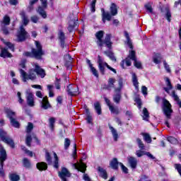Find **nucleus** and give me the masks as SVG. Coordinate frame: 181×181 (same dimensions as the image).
<instances>
[{"mask_svg":"<svg viewBox=\"0 0 181 181\" xmlns=\"http://www.w3.org/2000/svg\"><path fill=\"white\" fill-rule=\"evenodd\" d=\"M32 66L33 68L30 69L28 70V74H27L23 69H20V74L23 77V81L26 83L28 80H31L32 81H35L36 78H37V76H39L41 78H45L46 76V71L42 69L40 65L37 64V62L32 63Z\"/></svg>","mask_w":181,"mask_h":181,"instance_id":"1","label":"nucleus"},{"mask_svg":"<svg viewBox=\"0 0 181 181\" xmlns=\"http://www.w3.org/2000/svg\"><path fill=\"white\" fill-rule=\"evenodd\" d=\"M73 169L78 170V172H81L83 174V179L85 181H91V178L89 177L88 174H86V170H87V165L84 163H81V164L72 163Z\"/></svg>","mask_w":181,"mask_h":181,"instance_id":"2","label":"nucleus"},{"mask_svg":"<svg viewBox=\"0 0 181 181\" xmlns=\"http://www.w3.org/2000/svg\"><path fill=\"white\" fill-rule=\"evenodd\" d=\"M36 49L33 48V54L34 59L37 60H41L42 57L45 56V52L43 51L42 44L39 41H35Z\"/></svg>","mask_w":181,"mask_h":181,"instance_id":"3","label":"nucleus"},{"mask_svg":"<svg viewBox=\"0 0 181 181\" xmlns=\"http://www.w3.org/2000/svg\"><path fill=\"white\" fill-rule=\"evenodd\" d=\"M7 155L6 151L4 148L1 144H0V175L5 176V171H4V162L6 160Z\"/></svg>","mask_w":181,"mask_h":181,"instance_id":"4","label":"nucleus"},{"mask_svg":"<svg viewBox=\"0 0 181 181\" xmlns=\"http://www.w3.org/2000/svg\"><path fill=\"white\" fill-rule=\"evenodd\" d=\"M0 138L4 144L9 145L12 148H15V142L13 141V139H11V137L8 136V134L2 129L0 130Z\"/></svg>","mask_w":181,"mask_h":181,"instance_id":"5","label":"nucleus"},{"mask_svg":"<svg viewBox=\"0 0 181 181\" xmlns=\"http://www.w3.org/2000/svg\"><path fill=\"white\" fill-rule=\"evenodd\" d=\"M163 111L165 117H167V119H170V115L173 112L172 110V105L165 98L163 99Z\"/></svg>","mask_w":181,"mask_h":181,"instance_id":"6","label":"nucleus"},{"mask_svg":"<svg viewBox=\"0 0 181 181\" xmlns=\"http://www.w3.org/2000/svg\"><path fill=\"white\" fill-rule=\"evenodd\" d=\"M70 21L68 23V30L69 33H73L74 29L78 26V18L77 17H74L73 14L69 16Z\"/></svg>","mask_w":181,"mask_h":181,"instance_id":"7","label":"nucleus"},{"mask_svg":"<svg viewBox=\"0 0 181 181\" xmlns=\"http://www.w3.org/2000/svg\"><path fill=\"white\" fill-rule=\"evenodd\" d=\"M29 37V33L26 32L23 25H21L20 30L18 31L17 34V42H25V39Z\"/></svg>","mask_w":181,"mask_h":181,"instance_id":"8","label":"nucleus"},{"mask_svg":"<svg viewBox=\"0 0 181 181\" xmlns=\"http://www.w3.org/2000/svg\"><path fill=\"white\" fill-rule=\"evenodd\" d=\"M58 176L62 181H67L66 177H71V173H70L67 168L62 167V170L58 172Z\"/></svg>","mask_w":181,"mask_h":181,"instance_id":"9","label":"nucleus"},{"mask_svg":"<svg viewBox=\"0 0 181 181\" xmlns=\"http://www.w3.org/2000/svg\"><path fill=\"white\" fill-rule=\"evenodd\" d=\"M66 92L68 93V95H71V97H74V95H78L80 92H78V86H72L71 85H69L66 87Z\"/></svg>","mask_w":181,"mask_h":181,"instance_id":"10","label":"nucleus"},{"mask_svg":"<svg viewBox=\"0 0 181 181\" xmlns=\"http://www.w3.org/2000/svg\"><path fill=\"white\" fill-rule=\"evenodd\" d=\"M160 12L163 15L165 16V18L167 19L168 22H170L172 18V13H170V9L169 6H165L164 7H160Z\"/></svg>","mask_w":181,"mask_h":181,"instance_id":"11","label":"nucleus"},{"mask_svg":"<svg viewBox=\"0 0 181 181\" xmlns=\"http://www.w3.org/2000/svg\"><path fill=\"white\" fill-rule=\"evenodd\" d=\"M127 160L131 169H132V170H135V169H136V166H138V160L136 158L129 156L127 157Z\"/></svg>","mask_w":181,"mask_h":181,"instance_id":"12","label":"nucleus"},{"mask_svg":"<svg viewBox=\"0 0 181 181\" xmlns=\"http://www.w3.org/2000/svg\"><path fill=\"white\" fill-rule=\"evenodd\" d=\"M96 39V43L99 47H103V37H104V31L100 30L98 31L95 35Z\"/></svg>","mask_w":181,"mask_h":181,"instance_id":"13","label":"nucleus"},{"mask_svg":"<svg viewBox=\"0 0 181 181\" xmlns=\"http://www.w3.org/2000/svg\"><path fill=\"white\" fill-rule=\"evenodd\" d=\"M107 46L109 50L112 49V42H111V34H106L104 40H103V46Z\"/></svg>","mask_w":181,"mask_h":181,"instance_id":"14","label":"nucleus"},{"mask_svg":"<svg viewBox=\"0 0 181 181\" xmlns=\"http://www.w3.org/2000/svg\"><path fill=\"white\" fill-rule=\"evenodd\" d=\"M26 103L28 107H35V98H33V93L31 92L27 93Z\"/></svg>","mask_w":181,"mask_h":181,"instance_id":"15","label":"nucleus"},{"mask_svg":"<svg viewBox=\"0 0 181 181\" xmlns=\"http://www.w3.org/2000/svg\"><path fill=\"white\" fill-rule=\"evenodd\" d=\"M58 37L60 42V46L62 49H64L66 47L65 41L66 40V35H64V33L62 30H59L58 34Z\"/></svg>","mask_w":181,"mask_h":181,"instance_id":"16","label":"nucleus"},{"mask_svg":"<svg viewBox=\"0 0 181 181\" xmlns=\"http://www.w3.org/2000/svg\"><path fill=\"white\" fill-rule=\"evenodd\" d=\"M101 12H102V21L103 23H105V21H111L112 14L110 13V12L108 11L105 12V10L103 8H101Z\"/></svg>","mask_w":181,"mask_h":181,"instance_id":"17","label":"nucleus"},{"mask_svg":"<svg viewBox=\"0 0 181 181\" xmlns=\"http://www.w3.org/2000/svg\"><path fill=\"white\" fill-rule=\"evenodd\" d=\"M165 81L167 87H164L163 88L165 93H167V94H170V90L173 89V86H172V83L170 82V79H169V78H165Z\"/></svg>","mask_w":181,"mask_h":181,"instance_id":"18","label":"nucleus"},{"mask_svg":"<svg viewBox=\"0 0 181 181\" xmlns=\"http://www.w3.org/2000/svg\"><path fill=\"white\" fill-rule=\"evenodd\" d=\"M41 108H43V110H47L50 108V103H49V100H47V97L43 98L42 100H40Z\"/></svg>","mask_w":181,"mask_h":181,"instance_id":"19","label":"nucleus"},{"mask_svg":"<svg viewBox=\"0 0 181 181\" xmlns=\"http://www.w3.org/2000/svg\"><path fill=\"white\" fill-rule=\"evenodd\" d=\"M103 62L104 61L103 60V58H101V56L98 55V68L101 74H103V76L105 74V68L104 67V66H103Z\"/></svg>","mask_w":181,"mask_h":181,"instance_id":"20","label":"nucleus"},{"mask_svg":"<svg viewBox=\"0 0 181 181\" xmlns=\"http://www.w3.org/2000/svg\"><path fill=\"white\" fill-rule=\"evenodd\" d=\"M86 63L87 64H88L93 75L95 76V77H97V78H98V71H97V69H95L94 66H93V64L91 63V61L88 59H86Z\"/></svg>","mask_w":181,"mask_h":181,"instance_id":"21","label":"nucleus"},{"mask_svg":"<svg viewBox=\"0 0 181 181\" xmlns=\"http://www.w3.org/2000/svg\"><path fill=\"white\" fill-rule=\"evenodd\" d=\"M132 81L135 89L139 90V82H138V76H136V74L132 73Z\"/></svg>","mask_w":181,"mask_h":181,"instance_id":"22","label":"nucleus"},{"mask_svg":"<svg viewBox=\"0 0 181 181\" xmlns=\"http://www.w3.org/2000/svg\"><path fill=\"white\" fill-rule=\"evenodd\" d=\"M115 83V79L113 78H110L108 79L107 85L105 86V90H111V88H115V86L114 85Z\"/></svg>","mask_w":181,"mask_h":181,"instance_id":"23","label":"nucleus"},{"mask_svg":"<svg viewBox=\"0 0 181 181\" xmlns=\"http://www.w3.org/2000/svg\"><path fill=\"white\" fill-rule=\"evenodd\" d=\"M98 172L100 173V177L107 180L108 179V175L107 174V170L101 167L98 168Z\"/></svg>","mask_w":181,"mask_h":181,"instance_id":"24","label":"nucleus"},{"mask_svg":"<svg viewBox=\"0 0 181 181\" xmlns=\"http://www.w3.org/2000/svg\"><path fill=\"white\" fill-rule=\"evenodd\" d=\"M124 36L126 37L125 45H127L129 46V49L132 50L134 49V46L132 45V41L131 40V38L129 37V34L128 32H124Z\"/></svg>","mask_w":181,"mask_h":181,"instance_id":"25","label":"nucleus"},{"mask_svg":"<svg viewBox=\"0 0 181 181\" xmlns=\"http://www.w3.org/2000/svg\"><path fill=\"white\" fill-rule=\"evenodd\" d=\"M6 114L7 118H8L10 121H11L12 119H15V118H16V113L11 110V109H6Z\"/></svg>","mask_w":181,"mask_h":181,"instance_id":"26","label":"nucleus"},{"mask_svg":"<svg viewBox=\"0 0 181 181\" xmlns=\"http://www.w3.org/2000/svg\"><path fill=\"white\" fill-rule=\"evenodd\" d=\"M45 8L39 6L37 9V13L40 14V16H42V18H43V19H46V18H47V13H46V11H45Z\"/></svg>","mask_w":181,"mask_h":181,"instance_id":"27","label":"nucleus"},{"mask_svg":"<svg viewBox=\"0 0 181 181\" xmlns=\"http://www.w3.org/2000/svg\"><path fill=\"white\" fill-rule=\"evenodd\" d=\"M0 57H3V59H6V57H12V54L9 53L8 52V49L6 48H2L1 49V52L0 54Z\"/></svg>","mask_w":181,"mask_h":181,"instance_id":"28","label":"nucleus"},{"mask_svg":"<svg viewBox=\"0 0 181 181\" xmlns=\"http://www.w3.org/2000/svg\"><path fill=\"white\" fill-rule=\"evenodd\" d=\"M169 95H170L175 101L178 104L180 108H181V102L180 99L179 98V96L176 94V91L173 90L172 93H168Z\"/></svg>","mask_w":181,"mask_h":181,"instance_id":"29","label":"nucleus"},{"mask_svg":"<svg viewBox=\"0 0 181 181\" xmlns=\"http://www.w3.org/2000/svg\"><path fill=\"white\" fill-rule=\"evenodd\" d=\"M110 165L112 169H114V170H118V165H119V162H118V159L115 158L110 161Z\"/></svg>","mask_w":181,"mask_h":181,"instance_id":"30","label":"nucleus"},{"mask_svg":"<svg viewBox=\"0 0 181 181\" xmlns=\"http://www.w3.org/2000/svg\"><path fill=\"white\" fill-rule=\"evenodd\" d=\"M20 15L21 16L24 26H26L28 23H29V19L28 18V16H26V13H25L24 11H21Z\"/></svg>","mask_w":181,"mask_h":181,"instance_id":"31","label":"nucleus"},{"mask_svg":"<svg viewBox=\"0 0 181 181\" xmlns=\"http://www.w3.org/2000/svg\"><path fill=\"white\" fill-rule=\"evenodd\" d=\"M109 129L111 131L114 141L117 142V141H118V132H117V130L110 124H109Z\"/></svg>","mask_w":181,"mask_h":181,"instance_id":"32","label":"nucleus"},{"mask_svg":"<svg viewBox=\"0 0 181 181\" xmlns=\"http://www.w3.org/2000/svg\"><path fill=\"white\" fill-rule=\"evenodd\" d=\"M104 54L109 57L112 62H117V58H115V56H114V52H112L111 50L104 51Z\"/></svg>","mask_w":181,"mask_h":181,"instance_id":"33","label":"nucleus"},{"mask_svg":"<svg viewBox=\"0 0 181 181\" xmlns=\"http://www.w3.org/2000/svg\"><path fill=\"white\" fill-rule=\"evenodd\" d=\"M121 98H122V96L119 92L115 93L113 95V101L115 103V104H119V103H121Z\"/></svg>","mask_w":181,"mask_h":181,"instance_id":"34","label":"nucleus"},{"mask_svg":"<svg viewBox=\"0 0 181 181\" xmlns=\"http://www.w3.org/2000/svg\"><path fill=\"white\" fill-rule=\"evenodd\" d=\"M37 168L38 170H40L41 172L42 170H47V163L45 162H40L37 163Z\"/></svg>","mask_w":181,"mask_h":181,"instance_id":"35","label":"nucleus"},{"mask_svg":"<svg viewBox=\"0 0 181 181\" xmlns=\"http://www.w3.org/2000/svg\"><path fill=\"white\" fill-rule=\"evenodd\" d=\"M142 114V118L144 121H149V112L148 111V109H146V107H144Z\"/></svg>","mask_w":181,"mask_h":181,"instance_id":"36","label":"nucleus"},{"mask_svg":"<svg viewBox=\"0 0 181 181\" xmlns=\"http://www.w3.org/2000/svg\"><path fill=\"white\" fill-rule=\"evenodd\" d=\"M23 166L25 168V169H30V168H32V164L29 159L26 158L23 159Z\"/></svg>","mask_w":181,"mask_h":181,"instance_id":"37","label":"nucleus"},{"mask_svg":"<svg viewBox=\"0 0 181 181\" xmlns=\"http://www.w3.org/2000/svg\"><path fill=\"white\" fill-rule=\"evenodd\" d=\"M110 13L112 16H115V15H117L118 11L117 10V5L115 4L112 3L110 6Z\"/></svg>","mask_w":181,"mask_h":181,"instance_id":"38","label":"nucleus"},{"mask_svg":"<svg viewBox=\"0 0 181 181\" xmlns=\"http://www.w3.org/2000/svg\"><path fill=\"white\" fill-rule=\"evenodd\" d=\"M94 108H95V110L96 111L98 115H101V114H102L101 105L100 104L99 102H96L94 103Z\"/></svg>","mask_w":181,"mask_h":181,"instance_id":"39","label":"nucleus"},{"mask_svg":"<svg viewBox=\"0 0 181 181\" xmlns=\"http://www.w3.org/2000/svg\"><path fill=\"white\" fill-rule=\"evenodd\" d=\"M1 40L4 43V45H6V46H7V47H8V49H10V50H11V52H15V45L13 44H12V42H6L4 39H2Z\"/></svg>","mask_w":181,"mask_h":181,"instance_id":"40","label":"nucleus"},{"mask_svg":"<svg viewBox=\"0 0 181 181\" xmlns=\"http://www.w3.org/2000/svg\"><path fill=\"white\" fill-rule=\"evenodd\" d=\"M66 57L69 59V61L65 63V66L68 70H71V62H73V58L70 54L66 55Z\"/></svg>","mask_w":181,"mask_h":181,"instance_id":"41","label":"nucleus"},{"mask_svg":"<svg viewBox=\"0 0 181 181\" xmlns=\"http://www.w3.org/2000/svg\"><path fill=\"white\" fill-rule=\"evenodd\" d=\"M11 23V18L8 16H5L3 18V21L1 22V25H4V26H8Z\"/></svg>","mask_w":181,"mask_h":181,"instance_id":"42","label":"nucleus"},{"mask_svg":"<svg viewBox=\"0 0 181 181\" xmlns=\"http://www.w3.org/2000/svg\"><path fill=\"white\" fill-rule=\"evenodd\" d=\"M142 135L144 136V141H146L147 144H151L152 142V138H151V136L149 135V134L142 133Z\"/></svg>","mask_w":181,"mask_h":181,"instance_id":"43","label":"nucleus"},{"mask_svg":"<svg viewBox=\"0 0 181 181\" xmlns=\"http://www.w3.org/2000/svg\"><path fill=\"white\" fill-rule=\"evenodd\" d=\"M10 124L14 128H19V127H21V124L16 120V118L10 120Z\"/></svg>","mask_w":181,"mask_h":181,"instance_id":"44","label":"nucleus"},{"mask_svg":"<svg viewBox=\"0 0 181 181\" xmlns=\"http://www.w3.org/2000/svg\"><path fill=\"white\" fill-rule=\"evenodd\" d=\"M1 32L3 33V35H5L6 36H8V35H9V28H8V27H6V25H1Z\"/></svg>","mask_w":181,"mask_h":181,"instance_id":"45","label":"nucleus"},{"mask_svg":"<svg viewBox=\"0 0 181 181\" xmlns=\"http://www.w3.org/2000/svg\"><path fill=\"white\" fill-rule=\"evenodd\" d=\"M145 8L150 13H153V8H152V3L148 2L144 5Z\"/></svg>","mask_w":181,"mask_h":181,"instance_id":"46","label":"nucleus"},{"mask_svg":"<svg viewBox=\"0 0 181 181\" xmlns=\"http://www.w3.org/2000/svg\"><path fill=\"white\" fill-rule=\"evenodd\" d=\"M49 122L51 131H54V122H56V119H54V117H51L49 119Z\"/></svg>","mask_w":181,"mask_h":181,"instance_id":"47","label":"nucleus"},{"mask_svg":"<svg viewBox=\"0 0 181 181\" xmlns=\"http://www.w3.org/2000/svg\"><path fill=\"white\" fill-rule=\"evenodd\" d=\"M54 168L55 169H59V157H57V154L56 153H54Z\"/></svg>","mask_w":181,"mask_h":181,"instance_id":"48","label":"nucleus"},{"mask_svg":"<svg viewBox=\"0 0 181 181\" xmlns=\"http://www.w3.org/2000/svg\"><path fill=\"white\" fill-rule=\"evenodd\" d=\"M128 59H130L131 60H133V62L134 60H136V57L135 55V51L132 50V51H129V55H128Z\"/></svg>","mask_w":181,"mask_h":181,"instance_id":"49","label":"nucleus"},{"mask_svg":"<svg viewBox=\"0 0 181 181\" xmlns=\"http://www.w3.org/2000/svg\"><path fill=\"white\" fill-rule=\"evenodd\" d=\"M160 60H162V57L160 54H157L155 57H153V62L156 64H159L160 63Z\"/></svg>","mask_w":181,"mask_h":181,"instance_id":"50","label":"nucleus"},{"mask_svg":"<svg viewBox=\"0 0 181 181\" xmlns=\"http://www.w3.org/2000/svg\"><path fill=\"white\" fill-rule=\"evenodd\" d=\"M25 144L27 146H31L32 144V136L30 134H27L25 139Z\"/></svg>","mask_w":181,"mask_h":181,"instance_id":"51","label":"nucleus"},{"mask_svg":"<svg viewBox=\"0 0 181 181\" xmlns=\"http://www.w3.org/2000/svg\"><path fill=\"white\" fill-rule=\"evenodd\" d=\"M33 129V123L28 122V126L26 127V132L27 134H30L32 132V130Z\"/></svg>","mask_w":181,"mask_h":181,"instance_id":"52","label":"nucleus"},{"mask_svg":"<svg viewBox=\"0 0 181 181\" xmlns=\"http://www.w3.org/2000/svg\"><path fill=\"white\" fill-rule=\"evenodd\" d=\"M45 159L49 165L52 163V156H50L49 151H45Z\"/></svg>","mask_w":181,"mask_h":181,"instance_id":"53","label":"nucleus"},{"mask_svg":"<svg viewBox=\"0 0 181 181\" xmlns=\"http://www.w3.org/2000/svg\"><path fill=\"white\" fill-rule=\"evenodd\" d=\"M10 180L11 181H18L21 180V177L16 174H11L10 175Z\"/></svg>","mask_w":181,"mask_h":181,"instance_id":"54","label":"nucleus"},{"mask_svg":"<svg viewBox=\"0 0 181 181\" xmlns=\"http://www.w3.org/2000/svg\"><path fill=\"white\" fill-rule=\"evenodd\" d=\"M167 140L168 141V142H170V144H173V145L177 144V139H176V138L173 136L168 137Z\"/></svg>","mask_w":181,"mask_h":181,"instance_id":"55","label":"nucleus"},{"mask_svg":"<svg viewBox=\"0 0 181 181\" xmlns=\"http://www.w3.org/2000/svg\"><path fill=\"white\" fill-rule=\"evenodd\" d=\"M136 143L138 144V146L140 149H144L145 148V145H144V143H142V140H141V139L137 138Z\"/></svg>","mask_w":181,"mask_h":181,"instance_id":"56","label":"nucleus"},{"mask_svg":"<svg viewBox=\"0 0 181 181\" xmlns=\"http://www.w3.org/2000/svg\"><path fill=\"white\" fill-rule=\"evenodd\" d=\"M95 4H97V0H93L90 4V11L91 12H95Z\"/></svg>","mask_w":181,"mask_h":181,"instance_id":"57","label":"nucleus"},{"mask_svg":"<svg viewBox=\"0 0 181 181\" xmlns=\"http://www.w3.org/2000/svg\"><path fill=\"white\" fill-rule=\"evenodd\" d=\"M119 166H121V169L124 173L127 175L128 173V168H127L125 165H123L122 163H119Z\"/></svg>","mask_w":181,"mask_h":181,"instance_id":"58","label":"nucleus"},{"mask_svg":"<svg viewBox=\"0 0 181 181\" xmlns=\"http://www.w3.org/2000/svg\"><path fill=\"white\" fill-rule=\"evenodd\" d=\"M71 141L69 138H66L64 140V149H69V146H70Z\"/></svg>","mask_w":181,"mask_h":181,"instance_id":"59","label":"nucleus"},{"mask_svg":"<svg viewBox=\"0 0 181 181\" xmlns=\"http://www.w3.org/2000/svg\"><path fill=\"white\" fill-rule=\"evenodd\" d=\"M109 110H110V111L111 112H112V114H118L119 112H118V109H117V108H115L114 106H112V105H110V107H109Z\"/></svg>","mask_w":181,"mask_h":181,"instance_id":"60","label":"nucleus"},{"mask_svg":"<svg viewBox=\"0 0 181 181\" xmlns=\"http://www.w3.org/2000/svg\"><path fill=\"white\" fill-rule=\"evenodd\" d=\"M60 81H61V79L60 78H56V81L54 82V84H55V87L57 88V90H60Z\"/></svg>","mask_w":181,"mask_h":181,"instance_id":"61","label":"nucleus"},{"mask_svg":"<svg viewBox=\"0 0 181 181\" xmlns=\"http://www.w3.org/2000/svg\"><path fill=\"white\" fill-rule=\"evenodd\" d=\"M30 20L33 23H37V22H39V17L37 16H31Z\"/></svg>","mask_w":181,"mask_h":181,"instance_id":"62","label":"nucleus"},{"mask_svg":"<svg viewBox=\"0 0 181 181\" xmlns=\"http://www.w3.org/2000/svg\"><path fill=\"white\" fill-rule=\"evenodd\" d=\"M134 62V64L136 67V69H142V64L141 63V62H138L136 59Z\"/></svg>","mask_w":181,"mask_h":181,"instance_id":"63","label":"nucleus"},{"mask_svg":"<svg viewBox=\"0 0 181 181\" xmlns=\"http://www.w3.org/2000/svg\"><path fill=\"white\" fill-rule=\"evenodd\" d=\"M125 115L127 116L128 120L129 121V119H131L133 117L132 115V112H131L130 110H127L125 112Z\"/></svg>","mask_w":181,"mask_h":181,"instance_id":"64","label":"nucleus"}]
</instances>
